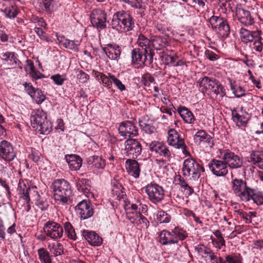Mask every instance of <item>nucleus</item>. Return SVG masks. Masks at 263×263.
<instances>
[{"label": "nucleus", "mask_w": 263, "mask_h": 263, "mask_svg": "<svg viewBox=\"0 0 263 263\" xmlns=\"http://www.w3.org/2000/svg\"><path fill=\"white\" fill-rule=\"evenodd\" d=\"M137 43L138 46L140 47V49L144 50V52H145L146 54H148V53H149V54H151L149 60L152 58V56L155 55V53L150 46V40L143 34H139Z\"/></svg>", "instance_id": "nucleus-24"}, {"label": "nucleus", "mask_w": 263, "mask_h": 263, "mask_svg": "<svg viewBox=\"0 0 263 263\" xmlns=\"http://www.w3.org/2000/svg\"><path fill=\"white\" fill-rule=\"evenodd\" d=\"M149 148L152 152L158 154L161 156L170 158L171 153L168 147L163 143L157 141H153L149 145Z\"/></svg>", "instance_id": "nucleus-19"}, {"label": "nucleus", "mask_w": 263, "mask_h": 263, "mask_svg": "<svg viewBox=\"0 0 263 263\" xmlns=\"http://www.w3.org/2000/svg\"><path fill=\"white\" fill-rule=\"evenodd\" d=\"M125 144V154L126 156L136 159L139 156L142 152V145L139 141L135 139L126 140Z\"/></svg>", "instance_id": "nucleus-11"}, {"label": "nucleus", "mask_w": 263, "mask_h": 263, "mask_svg": "<svg viewBox=\"0 0 263 263\" xmlns=\"http://www.w3.org/2000/svg\"><path fill=\"white\" fill-rule=\"evenodd\" d=\"M212 137L208 135L203 130H199L194 136V140L197 143L200 144L201 142L205 141L209 145H213Z\"/></svg>", "instance_id": "nucleus-29"}, {"label": "nucleus", "mask_w": 263, "mask_h": 263, "mask_svg": "<svg viewBox=\"0 0 263 263\" xmlns=\"http://www.w3.org/2000/svg\"><path fill=\"white\" fill-rule=\"evenodd\" d=\"M170 236V232L167 230H163L159 234V242L162 245H168V237Z\"/></svg>", "instance_id": "nucleus-52"}, {"label": "nucleus", "mask_w": 263, "mask_h": 263, "mask_svg": "<svg viewBox=\"0 0 263 263\" xmlns=\"http://www.w3.org/2000/svg\"><path fill=\"white\" fill-rule=\"evenodd\" d=\"M122 185L121 184H115L113 186V187L111 190L112 194L114 197L116 196V198L120 199V194L122 192Z\"/></svg>", "instance_id": "nucleus-56"}, {"label": "nucleus", "mask_w": 263, "mask_h": 263, "mask_svg": "<svg viewBox=\"0 0 263 263\" xmlns=\"http://www.w3.org/2000/svg\"><path fill=\"white\" fill-rule=\"evenodd\" d=\"M141 83L146 86L149 85V83H155L154 77L149 73H146L143 74L141 78Z\"/></svg>", "instance_id": "nucleus-51"}, {"label": "nucleus", "mask_w": 263, "mask_h": 263, "mask_svg": "<svg viewBox=\"0 0 263 263\" xmlns=\"http://www.w3.org/2000/svg\"><path fill=\"white\" fill-rule=\"evenodd\" d=\"M171 218V216L163 211H159L157 214V220L160 223H168Z\"/></svg>", "instance_id": "nucleus-48"}, {"label": "nucleus", "mask_w": 263, "mask_h": 263, "mask_svg": "<svg viewBox=\"0 0 263 263\" xmlns=\"http://www.w3.org/2000/svg\"><path fill=\"white\" fill-rule=\"evenodd\" d=\"M111 25L112 29L119 32H125L134 29L135 22L129 13L122 10L114 14Z\"/></svg>", "instance_id": "nucleus-2"}, {"label": "nucleus", "mask_w": 263, "mask_h": 263, "mask_svg": "<svg viewBox=\"0 0 263 263\" xmlns=\"http://www.w3.org/2000/svg\"><path fill=\"white\" fill-rule=\"evenodd\" d=\"M82 235L91 246H99L102 243V238L94 231L83 230Z\"/></svg>", "instance_id": "nucleus-23"}, {"label": "nucleus", "mask_w": 263, "mask_h": 263, "mask_svg": "<svg viewBox=\"0 0 263 263\" xmlns=\"http://www.w3.org/2000/svg\"><path fill=\"white\" fill-rule=\"evenodd\" d=\"M29 62V66L30 68L29 74L32 78V79L37 80L44 77V75L39 71H37L34 66L33 63L31 61L27 60Z\"/></svg>", "instance_id": "nucleus-43"}, {"label": "nucleus", "mask_w": 263, "mask_h": 263, "mask_svg": "<svg viewBox=\"0 0 263 263\" xmlns=\"http://www.w3.org/2000/svg\"><path fill=\"white\" fill-rule=\"evenodd\" d=\"M178 112L185 122L192 124L195 121V118L192 112L184 106H180L178 108Z\"/></svg>", "instance_id": "nucleus-30"}, {"label": "nucleus", "mask_w": 263, "mask_h": 263, "mask_svg": "<svg viewBox=\"0 0 263 263\" xmlns=\"http://www.w3.org/2000/svg\"><path fill=\"white\" fill-rule=\"evenodd\" d=\"M177 57H173L170 55H166L164 57V61L166 65H171L174 66Z\"/></svg>", "instance_id": "nucleus-64"}, {"label": "nucleus", "mask_w": 263, "mask_h": 263, "mask_svg": "<svg viewBox=\"0 0 263 263\" xmlns=\"http://www.w3.org/2000/svg\"><path fill=\"white\" fill-rule=\"evenodd\" d=\"M76 186L77 189L84 193H87L89 191L90 181L87 179H79L77 181Z\"/></svg>", "instance_id": "nucleus-32"}, {"label": "nucleus", "mask_w": 263, "mask_h": 263, "mask_svg": "<svg viewBox=\"0 0 263 263\" xmlns=\"http://www.w3.org/2000/svg\"><path fill=\"white\" fill-rule=\"evenodd\" d=\"M90 19L93 26L99 30L106 28L107 13L104 10L97 8L91 11Z\"/></svg>", "instance_id": "nucleus-8"}, {"label": "nucleus", "mask_w": 263, "mask_h": 263, "mask_svg": "<svg viewBox=\"0 0 263 263\" xmlns=\"http://www.w3.org/2000/svg\"><path fill=\"white\" fill-rule=\"evenodd\" d=\"M231 89L237 98H240L246 96L245 90L240 86H237L235 83L230 81Z\"/></svg>", "instance_id": "nucleus-42"}, {"label": "nucleus", "mask_w": 263, "mask_h": 263, "mask_svg": "<svg viewBox=\"0 0 263 263\" xmlns=\"http://www.w3.org/2000/svg\"><path fill=\"white\" fill-rule=\"evenodd\" d=\"M261 37L258 40H254L251 45L252 49L257 52H261L263 50V43L261 42Z\"/></svg>", "instance_id": "nucleus-54"}, {"label": "nucleus", "mask_w": 263, "mask_h": 263, "mask_svg": "<svg viewBox=\"0 0 263 263\" xmlns=\"http://www.w3.org/2000/svg\"><path fill=\"white\" fill-rule=\"evenodd\" d=\"M182 170L184 176H192L194 180H197L200 177L201 172H204V168L195 159H186L183 162Z\"/></svg>", "instance_id": "nucleus-4"}, {"label": "nucleus", "mask_w": 263, "mask_h": 263, "mask_svg": "<svg viewBox=\"0 0 263 263\" xmlns=\"http://www.w3.org/2000/svg\"><path fill=\"white\" fill-rule=\"evenodd\" d=\"M103 50L108 58L111 60H117L121 54L120 47L117 45L108 44Z\"/></svg>", "instance_id": "nucleus-26"}, {"label": "nucleus", "mask_w": 263, "mask_h": 263, "mask_svg": "<svg viewBox=\"0 0 263 263\" xmlns=\"http://www.w3.org/2000/svg\"><path fill=\"white\" fill-rule=\"evenodd\" d=\"M252 192L250 193L249 196V201L252 199L257 205H261L263 204V192L256 191L252 189Z\"/></svg>", "instance_id": "nucleus-34"}, {"label": "nucleus", "mask_w": 263, "mask_h": 263, "mask_svg": "<svg viewBox=\"0 0 263 263\" xmlns=\"http://www.w3.org/2000/svg\"><path fill=\"white\" fill-rule=\"evenodd\" d=\"M44 231L47 236L52 239L61 238L63 235V227L53 221H48L44 224Z\"/></svg>", "instance_id": "nucleus-10"}, {"label": "nucleus", "mask_w": 263, "mask_h": 263, "mask_svg": "<svg viewBox=\"0 0 263 263\" xmlns=\"http://www.w3.org/2000/svg\"><path fill=\"white\" fill-rule=\"evenodd\" d=\"M150 55L149 53L148 54H146L144 50L140 49V48H135L131 51L132 64L148 66L153 62L154 56H152L149 60Z\"/></svg>", "instance_id": "nucleus-7"}, {"label": "nucleus", "mask_w": 263, "mask_h": 263, "mask_svg": "<svg viewBox=\"0 0 263 263\" xmlns=\"http://www.w3.org/2000/svg\"><path fill=\"white\" fill-rule=\"evenodd\" d=\"M216 83V84L213 87V89H212L211 91L213 92L216 96L219 95L221 98L224 97L226 94L224 87L218 80Z\"/></svg>", "instance_id": "nucleus-47"}, {"label": "nucleus", "mask_w": 263, "mask_h": 263, "mask_svg": "<svg viewBox=\"0 0 263 263\" xmlns=\"http://www.w3.org/2000/svg\"><path fill=\"white\" fill-rule=\"evenodd\" d=\"M16 157V153L11 143L6 140L0 142V157L6 161L13 160Z\"/></svg>", "instance_id": "nucleus-16"}, {"label": "nucleus", "mask_w": 263, "mask_h": 263, "mask_svg": "<svg viewBox=\"0 0 263 263\" xmlns=\"http://www.w3.org/2000/svg\"><path fill=\"white\" fill-rule=\"evenodd\" d=\"M263 156V152L259 151H252L250 156L248 157V161L254 165L257 164Z\"/></svg>", "instance_id": "nucleus-41"}, {"label": "nucleus", "mask_w": 263, "mask_h": 263, "mask_svg": "<svg viewBox=\"0 0 263 263\" xmlns=\"http://www.w3.org/2000/svg\"><path fill=\"white\" fill-rule=\"evenodd\" d=\"M31 125L40 134L48 135L52 130V124L47 119V115L42 110H33L30 116Z\"/></svg>", "instance_id": "nucleus-3"}, {"label": "nucleus", "mask_w": 263, "mask_h": 263, "mask_svg": "<svg viewBox=\"0 0 263 263\" xmlns=\"http://www.w3.org/2000/svg\"><path fill=\"white\" fill-rule=\"evenodd\" d=\"M236 15L239 22L246 26L252 25L254 23V18L250 12L240 6L236 7Z\"/></svg>", "instance_id": "nucleus-18"}, {"label": "nucleus", "mask_w": 263, "mask_h": 263, "mask_svg": "<svg viewBox=\"0 0 263 263\" xmlns=\"http://www.w3.org/2000/svg\"><path fill=\"white\" fill-rule=\"evenodd\" d=\"M109 74H110L109 73L108 77L106 75L104 74V73L96 71L95 73V76L96 78L98 80H101L103 85L108 88H111V87L112 86V83L111 79L109 77Z\"/></svg>", "instance_id": "nucleus-33"}, {"label": "nucleus", "mask_w": 263, "mask_h": 263, "mask_svg": "<svg viewBox=\"0 0 263 263\" xmlns=\"http://www.w3.org/2000/svg\"><path fill=\"white\" fill-rule=\"evenodd\" d=\"M109 77L111 79L112 83L117 86V87L121 91L125 90L126 88L125 85L122 84L120 80L118 79L115 76L112 74H109Z\"/></svg>", "instance_id": "nucleus-57"}, {"label": "nucleus", "mask_w": 263, "mask_h": 263, "mask_svg": "<svg viewBox=\"0 0 263 263\" xmlns=\"http://www.w3.org/2000/svg\"><path fill=\"white\" fill-rule=\"evenodd\" d=\"M216 81L217 80L215 78L205 76L200 78L197 81V84L200 90L204 93L213 89V87L216 84Z\"/></svg>", "instance_id": "nucleus-22"}, {"label": "nucleus", "mask_w": 263, "mask_h": 263, "mask_svg": "<svg viewBox=\"0 0 263 263\" xmlns=\"http://www.w3.org/2000/svg\"><path fill=\"white\" fill-rule=\"evenodd\" d=\"M36 187L27 186L23 181H20L18 184L17 191L22 198L28 203L30 202V195H33L35 193L37 194Z\"/></svg>", "instance_id": "nucleus-21"}, {"label": "nucleus", "mask_w": 263, "mask_h": 263, "mask_svg": "<svg viewBox=\"0 0 263 263\" xmlns=\"http://www.w3.org/2000/svg\"><path fill=\"white\" fill-rule=\"evenodd\" d=\"M2 55V60L7 62H9V64L13 67H15L17 64V62L20 63V61L16 58V54L13 52H9L3 53Z\"/></svg>", "instance_id": "nucleus-31"}, {"label": "nucleus", "mask_w": 263, "mask_h": 263, "mask_svg": "<svg viewBox=\"0 0 263 263\" xmlns=\"http://www.w3.org/2000/svg\"><path fill=\"white\" fill-rule=\"evenodd\" d=\"M39 258L42 263H51V259L49 252L45 248H42L37 250Z\"/></svg>", "instance_id": "nucleus-39"}, {"label": "nucleus", "mask_w": 263, "mask_h": 263, "mask_svg": "<svg viewBox=\"0 0 263 263\" xmlns=\"http://www.w3.org/2000/svg\"><path fill=\"white\" fill-rule=\"evenodd\" d=\"M51 79L54 82V83L57 85H62L64 82L66 80L65 76H62L60 74H56L52 75L51 77Z\"/></svg>", "instance_id": "nucleus-55"}, {"label": "nucleus", "mask_w": 263, "mask_h": 263, "mask_svg": "<svg viewBox=\"0 0 263 263\" xmlns=\"http://www.w3.org/2000/svg\"><path fill=\"white\" fill-rule=\"evenodd\" d=\"M64 227L65 232L67 237L73 240H75L77 239V235L72 224L69 222H66L64 223Z\"/></svg>", "instance_id": "nucleus-40"}, {"label": "nucleus", "mask_w": 263, "mask_h": 263, "mask_svg": "<svg viewBox=\"0 0 263 263\" xmlns=\"http://www.w3.org/2000/svg\"><path fill=\"white\" fill-rule=\"evenodd\" d=\"M139 124L142 130L144 131L146 134H152L154 133L155 130V128L154 126L142 120H139Z\"/></svg>", "instance_id": "nucleus-46"}, {"label": "nucleus", "mask_w": 263, "mask_h": 263, "mask_svg": "<svg viewBox=\"0 0 263 263\" xmlns=\"http://www.w3.org/2000/svg\"><path fill=\"white\" fill-rule=\"evenodd\" d=\"M118 131L120 135L125 138L135 137L138 134L137 127L129 121L121 122L119 126Z\"/></svg>", "instance_id": "nucleus-17"}, {"label": "nucleus", "mask_w": 263, "mask_h": 263, "mask_svg": "<svg viewBox=\"0 0 263 263\" xmlns=\"http://www.w3.org/2000/svg\"><path fill=\"white\" fill-rule=\"evenodd\" d=\"M31 97L33 98L37 104H41L46 99L45 96L42 90L39 88H36L34 95L33 94Z\"/></svg>", "instance_id": "nucleus-50"}, {"label": "nucleus", "mask_w": 263, "mask_h": 263, "mask_svg": "<svg viewBox=\"0 0 263 263\" xmlns=\"http://www.w3.org/2000/svg\"><path fill=\"white\" fill-rule=\"evenodd\" d=\"M240 37L243 42H253L254 40L261 38V31H250L245 28H241L239 30Z\"/></svg>", "instance_id": "nucleus-20"}, {"label": "nucleus", "mask_w": 263, "mask_h": 263, "mask_svg": "<svg viewBox=\"0 0 263 263\" xmlns=\"http://www.w3.org/2000/svg\"><path fill=\"white\" fill-rule=\"evenodd\" d=\"M213 30L223 38L228 36L230 28L227 20L220 16H212L209 20Z\"/></svg>", "instance_id": "nucleus-5"}, {"label": "nucleus", "mask_w": 263, "mask_h": 263, "mask_svg": "<svg viewBox=\"0 0 263 263\" xmlns=\"http://www.w3.org/2000/svg\"><path fill=\"white\" fill-rule=\"evenodd\" d=\"M167 142L170 145L178 149H182V153L185 155H190L184 140L180 138L177 132L175 129H171L168 131Z\"/></svg>", "instance_id": "nucleus-12"}, {"label": "nucleus", "mask_w": 263, "mask_h": 263, "mask_svg": "<svg viewBox=\"0 0 263 263\" xmlns=\"http://www.w3.org/2000/svg\"><path fill=\"white\" fill-rule=\"evenodd\" d=\"M145 192L151 202L157 203L164 198V192L162 186L156 183H151L145 186Z\"/></svg>", "instance_id": "nucleus-9"}, {"label": "nucleus", "mask_w": 263, "mask_h": 263, "mask_svg": "<svg viewBox=\"0 0 263 263\" xmlns=\"http://www.w3.org/2000/svg\"><path fill=\"white\" fill-rule=\"evenodd\" d=\"M205 55L206 57L212 61H216L218 59V55L214 52L207 50L205 51Z\"/></svg>", "instance_id": "nucleus-63"}, {"label": "nucleus", "mask_w": 263, "mask_h": 263, "mask_svg": "<svg viewBox=\"0 0 263 263\" xmlns=\"http://www.w3.org/2000/svg\"><path fill=\"white\" fill-rule=\"evenodd\" d=\"M136 216H137V218H138V224L141 223V222L144 224L145 226L147 228L149 225V221L144 216H143L141 213H137L136 212Z\"/></svg>", "instance_id": "nucleus-62"}, {"label": "nucleus", "mask_w": 263, "mask_h": 263, "mask_svg": "<svg viewBox=\"0 0 263 263\" xmlns=\"http://www.w3.org/2000/svg\"><path fill=\"white\" fill-rule=\"evenodd\" d=\"M93 166L97 168H103L105 166V161L101 157L97 156L95 159Z\"/></svg>", "instance_id": "nucleus-59"}, {"label": "nucleus", "mask_w": 263, "mask_h": 263, "mask_svg": "<svg viewBox=\"0 0 263 263\" xmlns=\"http://www.w3.org/2000/svg\"><path fill=\"white\" fill-rule=\"evenodd\" d=\"M222 159L224 161L228 167L229 166L232 169L239 168L243 164L242 158L229 149L223 151Z\"/></svg>", "instance_id": "nucleus-13"}, {"label": "nucleus", "mask_w": 263, "mask_h": 263, "mask_svg": "<svg viewBox=\"0 0 263 263\" xmlns=\"http://www.w3.org/2000/svg\"><path fill=\"white\" fill-rule=\"evenodd\" d=\"M234 193L242 201H249V196L252 189L247 186V182L241 179L235 178L232 182Z\"/></svg>", "instance_id": "nucleus-6"}, {"label": "nucleus", "mask_w": 263, "mask_h": 263, "mask_svg": "<svg viewBox=\"0 0 263 263\" xmlns=\"http://www.w3.org/2000/svg\"><path fill=\"white\" fill-rule=\"evenodd\" d=\"M232 116L233 121L237 126L240 127L246 126L249 119L248 114L247 112H245V115L243 112L241 114L236 110V108H234L232 110Z\"/></svg>", "instance_id": "nucleus-25"}, {"label": "nucleus", "mask_w": 263, "mask_h": 263, "mask_svg": "<svg viewBox=\"0 0 263 263\" xmlns=\"http://www.w3.org/2000/svg\"><path fill=\"white\" fill-rule=\"evenodd\" d=\"M77 78L79 79L80 82L84 83L87 82V81L89 79V76L83 70H80L78 71Z\"/></svg>", "instance_id": "nucleus-58"}, {"label": "nucleus", "mask_w": 263, "mask_h": 263, "mask_svg": "<svg viewBox=\"0 0 263 263\" xmlns=\"http://www.w3.org/2000/svg\"><path fill=\"white\" fill-rule=\"evenodd\" d=\"M61 43L65 48L74 51H79V46L80 45V42L79 41L64 39L63 41H61Z\"/></svg>", "instance_id": "nucleus-35"}, {"label": "nucleus", "mask_w": 263, "mask_h": 263, "mask_svg": "<svg viewBox=\"0 0 263 263\" xmlns=\"http://www.w3.org/2000/svg\"><path fill=\"white\" fill-rule=\"evenodd\" d=\"M208 167L212 174L217 177H224L228 173V167L222 159H211L208 164Z\"/></svg>", "instance_id": "nucleus-14"}, {"label": "nucleus", "mask_w": 263, "mask_h": 263, "mask_svg": "<svg viewBox=\"0 0 263 263\" xmlns=\"http://www.w3.org/2000/svg\"><path fill=\"white\" fill-rule=\"evenodd\" d=\"M48 248L50 252L53 254L54 256L61 255L63 253V246L59 243L53 244L52 246H49Z\"/></svg>", "instance_id": "nucleus-45"}, {"label": "nucleus", "mask_w": 263, "mask_h": 263, "mask_svg": "<svg viewBox=\"0 0 263 263\" xmlns=\"http://www.w3.org/2000/svg\"><path fill=\"white\" fill-rule=\"evenodd\" d=\"M166 45V39L161 36H155L152 41V45L154 48L159 50L164 48Z\"/></svg>", "instance_id": "nucleus-37"}, {"label": "nucleus", "mask_w": 263, "mask_h": 263, "mask_svg": "<svg viewBox=\"0 0 263 263\" xmlns=\"http://www.w3.org/2000/svg\"><path fill=\"white\" fill-rule=\"evenodd\" d=\"M227 263H243L242 257L240 254L227 255L226 256Z\"/></svg>", "instance_id": "nucleus-49"}, {"label": "nucleus", "mask_w": 263, "mask_h": 263, "mask_svg": "<svg viewBox=\"0 0 263 263\" xmlns=\"http://www.w3.org/2000/svg\"><path fill=\"white\" fill-rule=\"evenodd\" d=\"M173 233L177 237L178 241L179 240L182 241L188 236V234L186 231L179 227H175L173 230Z\"/></svg>", "instance_id": "nucleus-44"}, {"label": "nucleus", "mask_w": 263, "mask_h": 263, "mask_svg": "<svg viewBox=\"0 0 263 263\" xmlns=\"http://www.w3.org/2000/svg\"><path fill=\"white\" fill-rule=\"evenodd\" d=\"M54 199L59 204H68L72 195L71 186L65 179H57L51 185Z\"/></svg>", "instance_id": "nucleus-1"}, {"label": "nucleus", "mask_w": 263, "mask_h": 263, "mask_svg": "<svg viewBox=\"0 0 263 263\" xmlns=\"http://www.w3.org/2000/svg\"><path fill=\"white\" fill-rule=\"evenodd\" d=\"M24 86L26 91L30 97H31L33 94L34 95V92H35L36 88L33 87L31 83H25L24 84Z\"/></svg>", "instance_id": "nucleus-60"}, {"label": "nucleus", "mask_w": 263, "mask_h": 263, "mask_svg": "<svg viewBox=\"0 0 263 263\" xmlns=\"http://www.w3.org/2000/svg\"><path fill=\"white\" fill-rule=\"evenodd\" d=\"M65 158L70 169L72 171L78 170L82 166V159L78 155L72 154L65 155Z\"/></svg>", "instance_id": "nucleus-27"}, {"label": "nucleus", "mask_w": 263, "mask_h": 263, "mask_svg": "<svg viewBox=\"0 0 263 263\" xmlns=\"http://www.w3.org/2000/svg\"><path fill=\"white\" fill-rule=\"evenodd\" d=\"M178 15L180 17L183 18L188 16V11L186 10V7L182 5H180L177 8Z\"/></svg>", "instance_id": "nucleus-61"}, {"label": "nucleus", "mask_w": 263, "mask_h": 263, "mask_svg": "<svg viewBox=\"0 0 263 263\" xmlns=\"http://www.w3.org/2000/svg\"><path fill=\"white\" fill-rule=\"evenodd\" d=\"M4 12L6 16L10 18H14L18 14L17 9L14 7L5 8Z\"/></svg>", "instance_id": "nucleus-53"}, {"label": "nucleus", "mask_w": 263, "mask_h": 263, "mask_svg": "<svg viewBox=\"0 0 263 263\" xmlns=\"http://www.w3.org/2000/svg\"><path fill=\"white\" fill-rule=\"evenodd\" d=\"M135 159H129L126 160V169L132 176L137 178L140 175V168L139 163Z\"/></svg>", "instance_id": "nucleus-28"}, {"label": "nucleus", "mask_w": 263, "mask_h": 263, "mask_svg": "<svg viewBox=\"0 0 263 263\" xmlns=\"http://www.w3.org/2000/svg\"><path fill=\"white\" fill-rule=\"evenodd\" d=\"M28 158L32 160L37 165H39L42 162L43 157L39 151L31 148V154L29 155Z\"/></svg>", "instance_id": "nucleus-36"}, {"label": "nucleus", "mask_w": 263, "mask_h": 263, "mask_svg": "<svg viewBox=\"0 0 263 263\" xmlns=\"http://www.w3.org/2000/svg\"><path fill=\"white\" fill-rule=\"evenodd\" d=\"M34 195H37V199L35 200V205L42 211H45L48 209L49 204L46 199L45 197L41 196L39 193H35Z\"/></svg>", "instance_id": "nucleus-38"}, {"label": "nucleus", "mask_w": 263, "mask_h": 263, "mask_svg": "<svg viewBox=\"0 0 263 263\" xmlns=\"http://www.w3.org/2000/svg\"><path fill=\"white\" fill-rule=\"evenodd\" d=\"M75 210L82 219L91 217L94 214L93 205L89 200H83L79 202Z\"/></svg>", "instance_id": "nucleus-15"}]
</instances>
